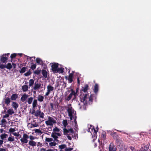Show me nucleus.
Here are the masks:
<instances>
[{
    "mask_svg": "<svg viewBox=\"0 0 151 151\" xmlns=\"http://www.w3.org/2000/svg\"><path fill=\"white\" fill-rule=\"evenodd\" d=\"M14 140V137H9L8 138V140L10 142H13Z\"/></svg>",
    "mask_w": 151,
    "mask_h": 151,
    "instance_id": "nucleus-40",
    "label": "nucleus"
},
{
    "mask_svg": "<svg viewBox=\"0 0 151 151\" xmlns=\"http://www.w3.org/2000/svg\"><path fill=\"white\" fill-rule=\"evenodd\" d=\"M7 123V122L6 120L4 119H3L1 121L0 125L4 127L6 125Z\"/></svg>",
    "mask_w": 151,
    "mask_h": 151,
    "instance_id": "nucleus-22",
    "label": "nucleus"
},
{
    "mask_svg": "<svg viewBox=\"0 0 151 151\" xmlns=\"http://www.w3.org/2000/svg\"><path fill=\"white\" fill-rule=\"evenodd\" d=\"M17 55L16 53L12 54L10 56V58L11 59H13L15 58Z\"/></svg>",
    "mask_w": 151,
    "mask_h": 151,
    "instance_id": "nucleus-47",
    "label": "nucleus"
},
{
    "mask_svg": "<svg viewBox=\"0 0 151 151\" xmlns=\"http://www.w3.org/2000/svg\"><path fill=\"white\" fill-rule=\"evenodd\" d=\"M149 148V146L148 145H145L143 144L141 145V148L139 151H147Z\"/></svg>",
    "mask_w": 151,
    "mask_h": 151,
    "instance_id": "nucleus-9",
    "label": "nucleus"
},
{
    "mask_svg": "<svg viewBox=\"0 0 151 151\" xmlns=\"http://www.w3.org/2000/svg\"><path fill=\"white\" fill-rule=\"evenodd\" d=\"M33 98L32 97H30L29 98H28L27 102L29 104H30L32 103V102L33 101Z\"/></svg>",
    "mask_w": 151,
    "mask_h": 151,
    "instance_id": "nucleus-39",
    "label": "nucleus"
},
{
    "mask_svg": "<svg viewBox=\"0 0 151 151\" xmlns=\"http://www.w3.org/2000/svg\"><path fill=\"white\" fill-rule=\"evenodd\" d=\"M56 144V143L54 142H52L49 143V145L51 146H55Z\"/></svg>",
    "mask_w": 151,
    "mask_h": 151,
    "instance_id": "nucleus-44",
    "label": "nucleus"
},
{
    "mask_svg": "<svg viewBox=\"0 0 151 151\" xmlns=\"http://www.w3.org/2000/svg\"><path fill=\"white\" fill-rule=\"evenodd\" d=\"M32 125L33 127H37L38 126V124L36 122L35 124H32Z\"/></svg>",
    "mask_w": 151,
    "mask_h": 151,
    "instance_id": "nucleus-51",
    "label": "nucleus"
},
{
    "mask_svg": "<svg viewBox=\"0 0 151 151\" xmlns=\"http://www.w3.org/2000/svg\"><path fill=\"white\" fill-rule=\"evenodd\" d=\"M12 64L14 68L15 69L16 68V66H17L16 64L14 63H12Z\"/></svg>",
    "mask_w": 151,
    "mask_h": 151,
    "instance_id": "nucleus-60",
    "label": "nucleus"
},
{
    "mask_svg": "<svg viewBox=\"0 0 151 151\" xmlns=\"http://www.w3.org/2000/svg\"><path fill=\"white\" fill-rule=\"evenodd\" d=\"M12 106L14 108L15 110H17V108L19 106L18 104L16 102H13L12 103Z\"/></svg>",
    "mask_w": 151,
    "mask_h": 151,
    "instance_id": "nucleus-24",
    "label": "nucleus"
},
{
    "mask_svg": "<svg viewBox=\"0 0 151 151\" xmlns=\"http://www.w3.org/2000/svg\"><path fill=\"white\" fill-rule=\"evenodd\" d=\"M99 90V86L97 84H96L94 87L93 91L96 94L98 92Z\"/></svg>",
    "mask_w": 151,
    "mask_h": 151,
    "instance_id": "nucleus-18",
    "label": "nucleus"
},
{
    "mask_svg": "<svg viewBox=\"0 0 151 151\" xmlns=\"http://www.w3.org/2000/svg\"><path fill=\"white\" fill-rule=\"evenodd\" d=\"M32 73L30 71H28L24 74V75L25 76H27L30 75Z\"/></svg>",
    "mask_w": 151,
    "mask_h": 151,
    "instance_id": "nucleus-43",
    "label": "nucleus"
},
{
    "mask_svg": "<svg viewBox=\"0 0 151 151\" xmlns=\"http://www.w3.org/2000/svg\"><path fill=\"white\" fill-rule=\"evenodd\" d=\"M0 136L1 139L3 140L5 138H6L8 136V135L4 133L1 135Z\"/></svg>",
    "mask_w": 151,
    "mask_h": 151,
    "instance_id": "nucleus-29",
    "label": "nucleus"
},
{
    "mask_svg": "<svg viewBox=\"0 0 151 151\" xmlns=\"http://www.w3.org/2000/svg\"><path fill=\"white\" fill-rule=\"evenodd\" d=\"M36 66L37 65L36 64L32 65L30 68L32 70H34L36 68Z\"/></svg>",
    "mask_w": 151,
    "mask_h": 151,
    "instance_id": "nucleus-42",
    "label": "nucleus"
},
{
    "mask_svg": "<svg viewBox=\"0 0 151 151\" xmlns=\"http://www.w3.org/2000/svg\"><path fill=\"white\" fill-rule=\"evenodd\" d=\"M36 61L38 65H41L43 64V62L40 58H37L36 59Z\"/></svg>",
    "mask_w": 151,
    "mask_h": 151,
    "instance_id": "nucleus-20",
    "label": "nucleus"
},
{
    "mask_svg": "<svg viewBox=\"0 0 151 151\" xmlns=\"http://www.w3.org/2000/svg\"><path fill=\"white\" fill-rule=\"evenodd\" d=\"M34 115L36 117L39 116L40 118H43L45 114L42 112H41L40 109L39 110H37L36 111V112L34 114Z\"/></svg>",
    "mask_w": 151,
    "mask_h": 151,
    "instance_id": "nucleus-6",
    "label": "nucleus"
},
{
    "mask_svg": "<svg viewBox=\"0 0 151 151\" xmlns=\"http://www.w3.org/2000/svg\"><path fill=\"white\" fill-rule=\"evenodd\" d=\"M4 104H6L7 106H8L10 104L11 101V99L7 97L5 99H4Z\"/></svg>",
    "mask_w": 151,
    "mask_h": 151,
    "instance_id": "nucleus-11",
    "label": "nucleus"
},
{
    "mask_svg": "<svg viewBox=\"0 0 151 151\" xmlns=\"http://www.w3.org/2000/svg\"><path fill=\"white\" fill-rule=\"evenodd\" d=\"M29 144L30 146H31L33 147L36 145V142L32 140L29 141Z\"/></svg>",
    "mask_w": 151,
    "mask_h": 151,
    "instance_id": "nucleus-25",
    "label": "nucleus"
},
{
    "mask_svg": "<svg viewBox=\"0 0 151 151\" xmlns=\"http://www.w3.org/2000/svg\"><path fill=\"white\" fill-rule=\"evenodd\" d=\"M37 104V100L36 99H35L34 100L33 103H32V108H35Z\"/></svg>",
    "mask_w": 151,
    "mask_h": 151,
    "instance_id": "nucleus-31",
    "label": "nucleus"
},
{
    "mask_svg": "<svg viewBox=\"0 0 151 151\" xmlns=\"http://www.w3.org/2000/svg\"><path fill=\"white\" fill-rule=\"evenodd\" d=\"M67 112L70 120H72L73 119H74L76 120L77 116L76 111H74L73 110H72L71 108H68Z\"/></svg>",
    "mask_w": 151,
    "mask_h": 151,
    "instance_id": "nucleus-1",
    "label": "nucleus"
},
{
    "mask_svg": "<svg viewBox=\"0 0 151 151\" xmlns=\"http://www.w3.org/2000/svg\"><path fill=\"white\" fill-rule=\"evenodd\" d=\"M42 73L44 77L47 78V73L46 70H42Z\"/></svg>",
    "mask_w": 151,
    "mask_h": 151,
    "instance_id": "nucleus-17",
    "label": "nucleus"
},
{
    "mask_svg": "<svg viewBox=\"0 0 151 151\" xmlns=\"http://www.w3.org/2000/svg\"><path fill=\"white\" fill-rule=\"evenodd\" d=\"M44 97L43 96L39 95L38 97V100L41 102L43 101Z\"/></svg>",
    "mask_w": 151,
    "mask_h": 151,
    "instance_id": "nucleus-30",
    "label": "nucleus"
},
{
    "mask_svg": "<svg viewBox=\"0 0 151 151\" xmlns=\"http://www.w3.org/2000/svg\"><path fill=\"white\" fill-rule=\"evenodd\" d=\"M88 94L87 93L85 94L83 97L81 98V101L83 102L87 103L88 102Z\"/></svg>",
    "mask_w": 151,
    "mask_h": 151,
    "instance_id": "nucleus-12",
    "label": "nucleus"
},
{
    "mask_svg": "<svg viewBox=\"0 0 151 151\" xmlns=\"http://www.w3.org/2000/svg\"><path fill=\"white\" fill-rule=\"evenodd\" d=\"M12 68V66L10 63H8L6 65V68L7 69L10 70Z\"/></svg>",
    "mask_w": 151,
    "mask_h": 151,
    "instance_id": "nucleus-27",
    "label": "nucleus"
},
{
    "mask_svg": "<svg viewBox=\"0 0 151 151\" xmlns=\"http://www.w3.org/2000/svg\"><path fill=\"white\" fill-rule=\"evenodd\" d=\"M66 147V145L65 144H63L59 146V147L60 150H62L63 149L65 148Z\"/></svg>",
    "mask_w": 151,
    "mask_h": 151,
    "instance_id": "nucleus-37",
    "label": "nucleus"
},
{
    "mask_svg": "<svg viewBox=\"0 0 151 151\" xmlns=\"http://www.w3.org/2000/svg\"><path fill=\"white\" fill-rule=\"evenodd\" d=\"M40 70H35L34 72V74H37V75H39L40 74Z\"/></svg>",
    "mask_w": 151,
    "mask_h": 151,
    "instance_id": "nucleus-46",
    "label": "nucleus"
},
{
    "mask_svg": "<svg viewBox=\"0 0 151 151\" xmlns=\"http://www.w3.org/2000/svg\"><path fill=\"white\" fill-rule=\"evenodd\" d=\"M93 94H91L90 96H89L88 100V101H90L92 102L93 101Z\"/></svg>",
    "mask_w": 151,
    "mask_h": 151,
    "instance_id": "nucleus-33",
    "label": "nucleus"
},
{
    "mask_svg": "<svg viewBox=\"0 0 151 151\" xmlns=\"http://www.w3.org/2000/svg\"><path fill=\"white\" fill-rule=\"evenodd\" d=\"M116 146L112 143H111L109 145V151H116Z\"/></svg>",
    "mask_w": 151,
    "mask_h": 151,
    "instance_id": "nucleus-8",
    "label": "nucleus"
},
{
    "mask_svg": "<svg viewBox=\"0 0 151 151\" xmlns=\"http://www.w3.org/2000/svg\"><path fill=\"white\" fill-rule=\"evenodd\" d=\"M77 81L78 84L79 85L80 84V80H79V78L78 77L77 78Z\"/></svg>",
    "mask_w": 151,
    "mask_h": 151,
    "instance_id": "nucleus-58",
    "label": "nucleus"
},
{
    "mask_svg": "<svg viewBox=\"0 0 151 151\" xmlns=\"http://www.w3.org/2000/svg\"><path fill=\"white\" fill-rule=\"evenodd\" d=\"M15 131V130L14 128H11L9 130V132L11 133L14 132Z\"/></svg>",
    "mask_w": 151,
    "mask_h": 151,
    "instance_id": "nucleus-48",
    "label": "nucleus"
},
{
    "mask_svg": "<svg viewBox=\"0 0 151 151\" xmlns=\"http://www.w3.org/2000/svg\"><path fill=\"white\" fill-rule=\"evenodd\" d=\"M53 131L54 132H59L60 131V130L57 127H55L53 129Z\"/></svg>",
    "mask_w": 151,
    "mask_h": 151,
    "instance_id": "nucleus-49",
    "label": "nucleus"
},
{
    "mask_svg": "<svg viewBox=\"0 0 151 151\" xmlns=\"http://www.w3.org/2000/svg\"><path fill=\"white\" fill-rule=\"evenodd\" d=\"M8 60V58L6 57L3 56L0 59L1 61L3 63H6Z\"/></svg>",
    "mask_w": 151,
    "mask_h": 151,
    "instance_id": "nucleus-19",
    "label": "nucleus"
},
{
    "mask_svg": "<svg viewBox=\"0 0 151 151\" xmlns=\"http://www.w3.org/2000/svg\"><path fill=\"white\" fill-rule=\"evenodd\" d=\"M64 68H58L57 70V73H62L63 72Z\"/></svg>",
    "mask_w": 151,
    "mask_h": 151,
    "instance_id": "nucleus-35",
    "label": "nucleus"
},
{
    "mask_svg": "<svg viewBox=\"0 0 151 151\" xmlns=\"http://www.w3.org/2000/svg\"><path fill=\"white\" fill-rule=\"evenodd\" d=\"M29 138L31 140H33L35 139L34 137L32 136H29Z\"/></svg>",
    "mask_w": 151,
    "mask_h": 151,
    "instance_id": "nucleus-59",
    "label": "nucleus"
},
{
    "mask_svg": "<svg viewBox=\"0 0 151 151\" xmlns=\"http://www.w3.org/2000/svg\"><path fill=\"white\" fill-rule=\"evenodd\" d=\"M36 112L35 110V109H34L33 108V110L31 112V114H35V113Z\"/></svg>",
    "mask_w": 151,
    "mask_h": 151,
    "instance_id": "nucleus-64",
    "label": "nucleus"
},
{
    "mask_svg": "<svg viewBox=\"0 0 151 151\" xmlns=\"http://www.w3.org/2000/svg\"><path fill=\"white\" fill-rule=\"evenodd\" d=\"M22 88L23 92H26L28 90V86L26 85H24L22 86Z\"/></svg>",
    "mask_w": 151,
    "mask_h": 151,
    "instance_id": "nucleus-21",
    "label": "nucleus"
},
{
    "mask_svg": "<svg viewBox=\"0 0 151 151\" xmlns=\"http://www.w3.org/2000/svg\"><path fill=\"white\" fill-rule=\"evenodd\" d=\"M53 141V139L50 138H46L45 139V141L47 142H50Z\"/></svg>",
    "mask_w": 151,
    "mask_h": 151,
    "instance_id": "nucleus-38",
    "label": "nucleus"
},
{
    "mask_svg": "<svg viewBox=\"0 0 151 151\" xmlns=\"http://www.w3.org/2000/svg\"><path fill=\"white\" fill-rule=\"evenodd\" d=\"M50 105L51 107V109H53V104L52 103H51L50 104Z\"/></svg>",
    "mask_w": 151,
    "mask_h": 151,
    "instance_id": "nucleus-63",
    "label": "nucleus"
},
{
    "mask_svg": "<svg viewBox=\"0 0 151 151\" xmlns=\"http://www.w3.org/2000/svg\"><path fill=\"white\" fill-rule=\"evenodd\" d=\"M13 134L15 136H16L17 137H19V134L18 132L16 133H14Z\"/></svg>",
    "mask_w": 151,
    "mask_h": 151,
    "instance_id": "nucleus-54",
    "label": "nucleus"
},
{
    "mask_svg": "<svg viewBox=\"0 0 151 151\" xmlns=\"http://www.w3.org/2000/svg\"><path fill=\"white\" fill-rule=\"evenodd\" d=\"M29 138V136L26 134L24 133L23 134V137L20 139V141L22 143H27L28 142L27 139Z\"/></svg>",
    "mask_w": 151,
    "mask_h": 151,
    "instance_id": "nucleus-4",
    "label": "nucleus"
},
{
    "mask_svg": "<svg viewBox=\"0 0 151 151\" xmlns=\"http://www.w3.org/2000/svg\"><path fill=\"white\" fill-rule=\"evenodd\" d=\"M88 89V84H86L84 86V87L81 90V91H83L84 92H86L87 91Z\"/></svg>",
    "mask_w": 151,
    "mask_h": 151,
    "instance_id": "nucleus-23",
    "label": "nucleus"
},
{
    "mask_svg": "<svg viewBox=\"0 0 151 151\" xmlns=\"http://www.w3.org/2000/svg\"><path fill=\"white\" fill-rule=\"evenodd\" d=\"M28 97V96L26 94H24L21 97V100L23 102H24L25 101L27 98Z\"/></svg>",
    "mask_w": 151,
    "mask_h": 151,
    "instance_id": "nucleus-15",
    "label": "nucleus"
},
{
    "mask_svg": "<svg viewBox=\"0 0 151 151\" xmlns=\"http://www.w3.org/2000/svg\"><path fill=\"white\" fill-rule=\"evenodd\" d=\"M63 132L64 135H68L70 134H73V130L72 129H67L66 128L63 129Z\"/></svg>",
    "mask_w": 151,
    "mask_h": 151,
    "instance_id": "nucleus-5",
    "label": "nucleus"
},
{
    "mask_svg": "<svg viewBox=\"0 0 151 151\" xmlns=\"http://www.w3.org/2000/svg\"><path fill=\"white\" fill-rule=\"evenodd\" d=\"M112 135L114 138V137H116V136H117V134L116 133L114 132L112 133Z\"/></svg>",
    "mask_w": 151,
    "mask_h": 151,
    "instance_id": "nucleus-56",
    "label": "nucleus"
},
{
    "mask_svg": "<svg viewBox=\"0 0 151 151\" xmlns=\"http://www.w3.org/2000/svg\"><path fill=\"white\" fill-rule=\"evenodd\" d=\"M67 89L68 90L67 92H66V93H67L68 92V93L70 92V91H71V89H72L71 88H67Z\"/></svg>",
    "mask_w": 151,
    "mask_h": 151,
    "instance_id": "nucleus-61",
    "label": "nucleus"
},
{
    "mask_svg": "<svg viewBox=\"0 0 151 151\" xmlns=\"http://www.w3.org/2000/svg\"><path fill=\"white\" fill-rule=\"evenodd\" d=\"M7 113L9 115H12L14 113V111L12 109H9L7 111Z\"/></svg>",
    "mask_w": 151,
    "mask_h": 151,
    "instance_id": "nucleus-28",
    "label": "nucleus"
},
{
    "mask_svg": "<svg viewBox=\"0 0 151 151\" xmlns=\"http://www.w3.org/2000/svg\"><path fill=\"white\" fill-rule=\"evenodd\" d=\"M9 116V114H8V113L7 114H6L5 115H4L3 116V118H7Z\"/></svg>",
    "mask_w": 151,
    "mask_h": 151,
    "instance_id": "nucleus-55",
    "label": "nucleus"
},
{
    "mask_svg": "<svg viewBox=\"0 0 151 151\" xmlns=\"http://www.w3.org/2000/svg\"><path fill=\"white\" fill-rule=\"evenodd\" d=\"M41 86V84L38 83V81H36L35 83V86L33 89L35 90H37L39 89Z\"/></svg>",
    "mask_w": 151,
    "mask_h": 151,
    "instance_id": "nucleus-10",
    "label": "nucleus"
},
{
    "mask_svg": "<svg viewBox=\"0 0 151 151\" xmlns=\"http://www.w3.org/2000/svg\"><path fill=\"white\" fill-rule=\"evenodd\" d=\"M35 132L38 133H42V132L41 131L40 129H36L35 130Z\"/></svg>",
    "mask_w": 151,
    "mask_h": 151,
    "instance_id": "nucleus-45",
    "label": "nucleus"
},
{
    "mask_svg": "<svg viewBox=\"0 0 151 151\" xmlns=\"http://www.w3.org/2000/svg\"><path fill=\"white\" fill-rule=\"evenodd\" d=\"M18 96L17 94L16 93L13 94L11 96L10 99L14 101L18 98Z\"/></svg>",
    "mask_w": 151,
    "mask_h": 151,
    "instance_id": "nucleus-16",
    "label": "nucleus"
},
{
    "mask_svg": "<svg viewBox=\"0 0 151 151\" xmlns=\"http://www.w3.org/2000/svg\"><path fill=\"white\" fill-rule=\"evenodd\" d=\"M73 149V148H67L66 147L65 150V151H71Z\"/></svg>",
    "mask_w": 151,
    "mask_h": 151,
    "instance_id": "nucleus-52",
    "label": "nucleus"
},
{
    "mask_svg": "<svg viewBox=\"0 0 151 151\" xmlns=\"http://www.w3.org/2000/svg\"><path fill=\"white\" fill-rule=\"evenodd\" d=\"M47 91L45 94V96L49 95L50 92L54 90V87L51 86L49 85L47 86Z\"/></svg>",
    "mask_w": 151,
    "mask_h": 151,
    "instance_id": "nucleus-7",
    "label": "nucleus"
},
{
    "mask_svg": "<svg viewBox=\"0 0 151 151\" xmlns=\"http://www.w3.org/2000/svg\"><path fill=\"white\" fill-rule=\"evenodd\" d=\"M51 137L53 138L54 139V141L58 142L59 141V140L57 139L58 138V137L57 136L56 134H55V133L54 132H52L51 134Z\"/></svg>",
    "mask_w": 151,
    "mask_h": 151,
    "instance_id": "nucleus-13",
    "label": "nucleus"
},
{
    "mask_svg": "<svg viewBox=\"0 0 151 151\" xmlns=\"http://www.w3.org/2000/svg\"><path fill=\"white\" fill-rule=\"evenodd\" d=\"M101 137L102 140H104L106 139V134L105 132H103L102 133L101 135Z\"/></svg>",
    "mask_w": 151,
    "mask_h": 151,
    "instance_id": "nucleus-34",
    "label": "nucleus"
},
{
    "mask_svg": "<svg viewBox=\"0 0 151 151\" xmlns=\"http://www.w3.org/2000/svg\"><path fill=\"white\" fill-rule=\"evenodd\" d=\"M71 93L66 99V100L67 101H70L71 99L72 96L73 95V89H71Z\"/></svg>",
    "mask_w": 151,
    "mask_h": 151,
    "instance_id": "nucleus-14",
    "label": "nucleus"
},
{
    "mask_svg": "<svg viewBox=\"0 0 151 151\" xmlns=\"http://www.w3.org/2000/svg\"><path fill=\"white\" fill-rule=\"evenodd\" d=\"M65 78L66 79L68 80V82L69 83H71L73 81V77L69 76H68V77L66 76L65 77Z\"/></svg>",
    "mask_w": 151,
    "mask_h": 151,
    "instance_id": "nucleus-26",
    "label": "nucleus"
},
{
    "mask_svg": "<svg viewBox=\"0 0 151 151\" xmlns=\"http://www.w3.org/2000/svg\"><path fill=\"white\" fill-rule=\"evenodd\" d=\"M26 67H23L19 71V72L20 73H23L26 71Z\"/></svg>",
    "mask_w": 151,
    "mask_h": 151,
    "instance_id": "nucleus-36",
    "label": "nucleus"
},
{
    "mask_svg": "<svg viewBox=\"0 0 151 151\" xmlns=\"http://www.w3.org/2000/svg\"><path fill=\"white\" fill-rule=\"evenodd\" d=\"M48 120L45 121L46 124L47 126H52L53 124L56 123V122L54 118L51 117H49L48 118Z\"/></svg>",
    "mask_w": 151,
    "mask_h": 151,
    "instance_id": "nucleus-2",
    "label": "nucleus"
},
{
    "mask_svg": "<svg viewBox=\"0 0 151 151\" xmlns=\"http://www.w3.org/2000/svg\"><path fill=\"white\" fill-rule=\"evenodd\" d=\"M54 133H55V134H56V135H57V136L58 137V136H60L61 135L60 134V133H57V132H54Z\"/></svg>",
    "mask_w": 151,
    "mask_h": 151,
    "instance_id": "nucleus-57",
    "label": "nucleus"
},
{
    "mask_svg": "<svg viewBox=\"0 0 151 151\" xmlns=\"http://www.w3.org/2000/svg\"><path fill=\"white\" fill-rule=\"evenodd\" d=\"M63 124L65 127H66L68 125L67 121L66 120H64L63 121Z\"/></svg>",
    "mask_w": 151,
    "mask_h": 151,
    "instance_id": "nucleus-41",
    "label": "nucleus"
},
{
    "mask_svg": "<svg viewBox=\"0 0 151 151\" xmlns=\"http://www.w3.org/2000/svg\"><path fill=\"white\" fill-rule=\"evenodd\" d=\"M58 64L57 63H54L51 66V70L54 73H57V70L58 67Z\"/></svg>",
    "mask_w": 151,
    "mask_h": 151,
    "instance_id": "nucleus-3",
    "label": "nucleus"
},
{
    "mask_svg": "<svg viewBox=\"0 0 151 151\" xmlns=\"http://www.w3.org/2000/svg\"><path fill=\"white\" fill-rule=\"evenodd\" d=\"M5 131L3 129H0V133H2L3 132H5Z\"/></svg>",
    "mask_w": 151,
    "mask_h": 151,
    "instance_id": "nucleus-62",
    "label": "nucleus"
},
{
    "mask_svg": "<svg viewBox=\"0 0 151 151\" xmlns=\"http://www.w3.org/2000/svg\"><path fill=\"white\" fill-rule=\"evenodd\" d=\"M73 95L74 96V97H75L76 96H78V94L77 92H75V91H74L73 90Z\"/></svg>",
    "mask_w": 151,
    "mask_h": 151,
    "instance_id": "nucleus-53",
    "label": "nucleus"
},
{
    "mask_svg": "<svg viewBox=\"0 0 151 151\" xmlns=\"http://www.w3.org/2000/svg\"><path fill=\"white\" fill-rule=\"evenodd\" d=\"M34 83V81L32 79H30L29 82V86L31 87L32 86Z\"/></svg>",
    "mask_w": 151,
    "mask_h": 151,
    "instance_id": "nucleus-32",
    "label": "nucleus"
},
{
    "mask_svg": "<svg viewBox=\"0 0 151 151\" xmlns=\"http://www.w3.org/2000/svg\"><path fill=\"white\" fill-rule=\"evenodd\" d=\"M6 68V65H4L3 64H0V68L4 69Z\"/></svg>",
    "mask_w": 151,
    "mask_h": 151,
    "instance_id": "nucleus-50",
    "label": "nucleus"
}]
</instances>
